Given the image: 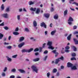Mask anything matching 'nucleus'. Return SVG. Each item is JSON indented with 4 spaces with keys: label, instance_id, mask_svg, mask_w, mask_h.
Returning a JSON list of instances; mask_svg holds the SVG:
<instances>
[{
    "label": "nucleus",
    "instance_id": "obj_38",
    "mask_svg": "<svg viewBox=\"0 0 78 78\" xmlns=\"http://www.w3.org/2000/svg\"><path fill=\"white\" fill-rule=\"evenodd\" d=\"M17 55H13L12 57L13 58H16L17 57Z\"/></svg>",
    "mask_w": 78,
    "mask_h": 78
},
{
    "label": "nucleus",
    "instance_id": "obj_37",
    "mask_svg": "<svg viewBox=\"0 0 78 78\" xmlns=\"http://www.w3.org/2000/svg\"><path fill=\"white\" fill-rule=\"evenodd\" d=\"M65 49L68 50V49H70V47L68 46H66L65 47Z\"/></svg>",
    "mask_w": 78,
    "mask_h": 78
},
{
    "label": "nucleus",
    "instance_id": "obj_56",
    "mask_svg": "<svg viewBox=\"0 0 78 78\" xmlns=\"http://www.w3.org/2000/svg\"><path fill=\"white\" fill-rule=\"evenodd\" d=\"M56 75L57 76H59V73L58 72H57Z\"/></svg>",
    "mask_w": 78,
    "mask_h": 78
},
{
    "label": "nucleus",
    "instance_id": "obj_32",
    "mask_svg": "<svg viewBox=\"0 0 78 78\" xmlns=\"http://www.w3.org/2000/svg\"><path fill=\"white\" fill-rule=\"evenodd\" d=\"M33 4H34V2H33L32 1H30L29 2V5H33Z\"/></svg>",
    "mask_w": 78,
    "mask_h": 78
},
{
    "label": "nucleus",
    "instance_id": "obj_21",
    "mask_svg": "<svg viewBox=\"0 0 78 78\" xmlns=\"http://www.w3.org/2000/svg\"><path fill=\"white\" fill-rule=\"evenodd\" d=\"M57 72V69L54 68L52 70V73H56Z\"/></svg>",
    "mask_w": 78,
    "mask_h": 78
},
{
    "label": "nucleus",
    "instance_id": "obj_46",
    "mask_svg": "<svg viewBox=\"0 0 78 78\" xmlns=\"http://www.w3.org/2000/svg\"><path fill=\"white\" fill-rule=\"evenodd\" d=\"M15 78V76L14 75H12L10 76V78Z\"/></svg>",
    "mask_w": 78,
    "mask_h": 78
},
{
    "label": "nucleus",
    "instance_id": "obj_58",
    "mask_svg": "<svg viewBox=\"0 0 78 78\" xmlns=\"http://www.w3.org/2000/svg\"><path fill=\"white\" fill-rule=\"evenodd\" d=\"M4 25V22H3L2 23L0 24V26H3Z\"/></svg>",
    "mask_w": 78,
    "mask_h": 78
},
{
    "label": "nucleus",
    "instance_id": "obj_45",
    "mask_svg": "<svg viewBox=\"0 0 78 78\" xmlns=\"http://www.w3.org/2000/svg\"><path fill=\"white\" fill-rule=\"evenodd\" d=\"M11 47H12L11 46H9L7 47V49H11Z\"/></svg>",
    "mask_w": 78,
    "mask_h": 78
},
{
    "label": "nucleus",
    "instance_id": "obj_55",
    "mask_svg": "<svg viewBox=\"0 0 78 78\" xmlns=\"http://www.w3.org/2000/svg\"><path fill=\"white\" fill-rule=\"evenodd\" d=\"M51 12H53L54 11V9H53V8H52L51 9Z\"/></svg>",
    "mask_w": 78,
    "mask_h": 78
},
{
    "label": "nucleus",
    "instance_id": "obj_13",
    "mask_svg": "<svg viewBox=\"0 0 78 78\" xmlns=\"http://www.w3.org/2000/svg\"><path fill=\"white\" fill-rule=\"evenodd\" d=\"M33 24L34 25V27H36L37 26V22L36 21H34L33 23Z\"/></svg>",
    "mask_w": 78,
    "mask_h": 78
},
{
    "label": "nucleus",
    "instance_id": "obj_3",
    "mask_svg": "<svg viewBox=\"0 0 78 78\" xmlns=\"http://www.w3.org/2000/svg\"><path fill=\"white\" fill-rule=\"evenodd\" d=\"M40 25L41 27H44V28H47V25H46V24L44 22H42V23H41Z\"/></svg>",
    "mask_w": 78,
    "mask_h": 78
},
{
    "label": "nucleus",
    "instance_id": "obj_5",
    "mask_svg": "<svg viewBox=\"0 0 78 78\" xmlns=\"http://www.w3.org/2000/svg\"><path fill=\"white\" fill-rule=\"evenodd\" d=\"M67 67H72V66H73V64L70 62H68L67 63Z\"/></svg>",
    "mask_w": 78,
    "mask_h": 78
},
{
    "label": "nucleus",
    "instance_id": "obj_11",
    "mask_svg": "<svg viewBox=\"0 0 78 78\" xmlns=\"http://www.w3.org/2000/svg\"><path fill=\"white\" fill-rule=\"evenodd\" d=\"M19 71L20 72L22 73H25V70L22 69H18Z\"/></svg>",
    "mask_w": 78,
    "mask_h": 78
},
{
    "label": "nucleus",
    "instance_id": "obj_15",
    "mask_svg": "<svg viewBox=\"0 0 78 78\" xmlns=\"http://www.w3.org/2000/svg\"><path fill=\"white\" fill-rule=\"evenodd\" d=\"M24 39H25V38L23 37H22L20 38L19 40L20 42H21L22 41H23V40Z\"/></svg>",
    "mask_w": 78,
    "mask_h": 78
},
{
    "label": "nucleus",
    "instance_id": "obj_27",
    "mask_svg": "<svg viewBox=\"0 0 78 78\" xmlns=\"http://www.w3.org/2000/svg\"><path fill=\"white\" fill-rule=\"evenodd\" d=\"M6 12H9V7H8L5 9Z\"/></svg>",
    "mask_w": 78,
    "mask_h": 78
},
{
    "label": "nucleus",
    "instance_id": "obj_42",
    "mask_svg": "<svg viewBox=\"0 0 78 78\" xmlns=\"http://www.w3.org/2000/svg\"><path fill=\"white\" fill-rule=\"evenodd\" d=\"M7 60L9 61H11V58H9V57L7 58Z\"/></svg>",
    "mask_w": 78,
    "mask_h": 78
},
{
    "label": "nucleus",
    "instance_id": "obj_17",
    "mask_svg": "<svg viewBox=\"0 0 78 78\" xmlns=\"http://www.w3.org/2000/svg\"><path fill=\"white\" fill-rule=\"evenodd\" d=\"M54 18L55 19H58V15L57 14H56L54 16Z\"/></svg>",
    "mask_w": 78,
    "mask_h": 78
},
{
    "label": "nucleus",
    "instance_id": "obj_50",
    "mask_svg": "<svg viewBox=\"0 0 78 78\" xmlns=\"http://www.w3.org/2000/svg\"><path fill=\"white\" fill-rule=\"evenodd\" d=\"M77 28V26H75L74 27H73V28L74 30L76 29Z\"/></svg>",
    "mask_w": 78,
    "mask_h": 78
},
{
    "label": "nucleus",
    "instance_id": "obj_61",
    "mask_svg": "<svg viewBox=\"0 0 78 78\" xmlns=\"http://www.w3.org/2000/svg\"><path fill=\"white\" fill-rule=\"evenodd\" d=\"M39 55V53L36 52V53H35V55L36 56H37V55Z\"/></svg>",
    "mask_w": 78,
    "mask_h": 78
},
{
    "label": "nucleus",
    "instance_id": "obj_8",
    "mask_svg": "<svg viewBox=\"0 0 78 78\" xmlns=\"http://www.w3.org/2000/svg\"><path fill=\"white\" fill-rule=\"evenodd\" d=\"M44 16L46 18H48L50 16V14L48 13H45L44 14Z\"/></svg>",
    "mask_w": 78,
    "mask_h": 78
},
{
    "label": "nucleus",
    "instance_id": "obj_26",
    "mask_svg": "<svg viewBox=\"0 0 78 78\" xmlns=\"http://www.w3.org/2000/svg\"><path fill=\"white\" fill-rule=\"evenodd\" d=\"M48 48L51 49V50H53V49H54V48H53L52 46H51L48 47Z\"/></svg>",
    "mask_w": 78,
    "mask_h": 78
},
{
    "label": "nucleus",
    "instance_id": "obj_60",
    "mask_svg": "<svg viewBox=\"0 0 78 78\" xmlns=\"http://www.w3.org/2000/svg\"><path fill=\"white\" fill-rule=\"evenodd\" d=\"M65 52H69V51L68 49H66L65 50Z\"/></svg>",
    "mask_w": 78,
    "mask_h": 78
},
{
    "label": "nucleus",
    "instance_id": "obj_28",
    "mask_svg": "<svg viewBox=\"0 0 78 78\" xmlns=\"http://www.w3.org/2000/svg\"><path fill=\"white\" fill-rule=\"evenodd\" d=\"M3 37V35L2 34V33H0V39H1Z\"/></svg>",
    "mask_w": 78,
    "mask_h": 78
},
{
    "label": "nucleus",
    "instance_id": "obj_64",
    "mask_svg": "<svg viewBox=\"0 0 78 78\" xmlns=\"http://www.w3.org/2000/svg\"><path fill=\"white\" fill-rule=\"evenodd\" d=\"M51 25H53V24L52 23H51L50 24V25L49 26V27H52V26H51Z\"/></svg>",
    "mask_w": 78,
    "mask_h": 78
},
{
    "label": "nucleus",
    "instance_id": "obj_63",
    "mask_svg": "<svg viewBox=\"0 0 78 78\" xmlns=\"http://www.w3.org/2000/svg\"><path fill=\"white\" fill-rule=\"evenodd\" d=\"M61 69H64V66H61Z\"/></svg>",
    "mask_w": 78,
    "mask_h": 78
},
{
    "label": "nucleus",
    "instance_id": "obj_41",
    "mask_svg": "<svg viewBox=\"0 0 78 78\" xmlns=\"http://www.w3.org/2000/svg\"><path fill=\"white\" fill-rule=\"evenodd\" d=\"M4 28L5 30H8V29H9V28L6 26L4 27Z\"/></svg>",
    "mask_w": 78,
    "mask_h": 78
},
{
    "label": "nucleus",
    "instance_id": "obj_51",
    "mask_svg": "<svg viewBox=\"0 0 78 78\" xmlns=\"http://www.w3.org/2000/svg\"><path fill=\"white\" fill-rule=\"evenodd\" d=\"M56 50H54L52 51V52L53 53L55 54L56 52Z\"/></svg>",
    "mask_w": 78,
    "mask_h": 78
},
{
    "label": "nucleus",
    "instance_id": "obj_35",
    "mask_svg": "<svg viewBox=\"0 0 78 78\" xmlns=\"http://www.w3.org/2000/svg\"><path fill=\"white\" fill-rule=\"evenodd\" d=\"M11 72H16V69H12L11 70Z\"/></svg>",
    "mask_w": 78,
    "mask_h": 78
},
{
    "label": "nucleus",
    "instance_id": "obj_25",
    "mask_svg": "<svg viewBox=\"0 0 78 78\" xmlns=\"http://www.w3.org/2000/svg\"><path fill=\"white\" fill-rule=\"evenodd\" d=\"M39 12H40V10H39V9H37L36 11V13L37 14H39Z\"/></svg>",
    "mask_w": 78,
    "mask_h": 78
},
{
    "label": "nucleus",
    "instance_id": "obj_49",
    "mask_svg": "<svg viewBox=\"0 0 78 78\" xmlns=\"http://www.w3.org/2000/svg\"><path fill=\"white\" fill-rule=\"evenodd\" d=\"M6 70H7V67H5L4 70H3L4 72H6Z\"/></svg>",
    "mask_w": 78,
    "mask_h": 78
},
{
    "label": "nucleus",
    "instance_id": "obj_44",
    "mask_svg": "<svg viewBox=\"0 0 78 78\" xmlns=\"http://www.w3.org/2000/svg\"><path fill=\"white\" fill-rule=\"evenodd\" d=\"M55 54V57H57L58 55V53L56 52Z\"/></svg>",
    "mask_w": 78,
    "mask_h": 78
},
{
    "label": "nucleus",
    "instance_id": "obj_53",
    "mask_svg": "<svg viewBox=\"0 0 78 78\" xmlns=\"http://www.w3.org/2000/svg\"><path fill=\"white\" fill-rule=\"evenodd\" d=\"M17 19L18 20H20V15H18L17 16Z\"/></svg>",
    "mask_w": 78,
    "mask_h": 78
},
{
    "label": "nucleus",
    "instance_id": "obj_33",
    "mask_svg": "<svg viewBox=\"0 0 78 78\" xmlns=\"http://www.w3.org/2000/svg\"><path fill=\"white\" fill-rule=\"evenodd\" d=\"M71 61H73V60H76V58L75 57H73L71 58Z\"/></svg>",
    "mask_w": 78,
    "mask_h": 78
},
{
    "label": "nucleus",
    "instance_id": "obj_12",
    "mask_svg": "<svg viewBox=\"0 0 78 78\" xmlns=\"http://www.w3.org/2000/svg\"><path fill=\"white\" fill-rule=\"evenodd\" d=\"M71 36H72V34H70L69 36L67 37V39L68 41H70L71 39Z\"/></svg>",
    "mask_w": 78,
    "mask_h": 78
},
{
    "label": "nucleus",
    "instance_id": "obj_4",
    "mask_svg": "<svg viewBox=\"0 0 78 78\" xmlns=\"http://www.w3.org/2000/svg\"><path fill=\"white\" fill-rule=\"evenodd\" d=\"M24 45H25V43L24 42L21 43L18 45V47L19 48H21Z\"/></svg>",
    "mask_w": 78,
    "mask_h": 78
},
{
    "label": "nucleus",
    "instance_id": "obj_43",
    "mask_svg": "<svg viewBox=\"0 0 78 78\" xmlns=\"http://www.w3.org/2000/svg\"><path fill=\"white\" fill-rule=\"evenodd\" d=\"M6 75V74H5V73H2V76H5Z\"/></svg>",
    "mask_w": 78,
    "mask_h": 78
},
{
    "label": "nucleus",
    "instance_id": "obj_29",
    "mask_svg": "<svg viewBox=\"0 0 78 78\" xmlns=\"http://www.w3.org/2000/svg\"><path fill=\"white\" fill-rule=\"evenodd\" d=\"M58 59H59V60L60 59H61V60H62V61H63L64 60V57H63V56H62L61 57L58 58Z\"/></svg>",
    "mask_w": 78,
    "mask_h": 78
},
{
    "label": "nucleus",
    "instance_id": "obj_1",
    "mask_svg": "<svg viewBox=\"0 0 78 78\" xmlns=\"http://www.w3.org/2000/svg\"><path fill=\"white\" fill-rule=\"evenodd\" d=\"M33 48H31L28 50L24 49L23 50H22V53H23L24 52H26L27 53V52H28V53H30V52H31V51H33Z\"/></svg>",
    "mask_w": 78,
    "mask_h": 78
},
{
    "label": "nucleus",
    "instance_id": "obj_52",
    "mask_svg": "<svg viewBox=\"0 0 78 78\" xmlns=\"http://www.w3.org/2000/svg\"><path fill=\"white\" fill-rule=\"evenodd\" d=\"M78 34V31H75L74 33V34Z\"/></svg>",
    "mask_w": 78,
    "mask_h": 78
},
{
    "label": "nucleus",
    "instance_id": "obj_19",
    "mask_svg": "<svg viewBox=\"0 0 78 78\" xmlns=\"http://www.w3.org/2000/svg\"><path fill=\"white\" fill-rule=\"evenodd\" d=\"M39 58H37L34 59L33 61L34 62H36L37 61H39Z\"/></svg>",
    "mask_w": 78,
    "mask_h": 78
},
{
    "label": "nucleus",
    "instance_id": "obj_2",
    "mask_svg": "<svg viewBox=\"0 0 78 78\" xmlns=\"http://www.w3.org/2000/svg\"><path fill=\"white\" fill-rule=\"evenodd\" d=\"M31 68L33 71L35 72L36 73H37L38 69L37 68V67L34 66H32L31 67Z\"/></svg>",
    "mask_w": 78,
    "mask_h": 78
},
{
    "label": "nucleus",
    "instance_id": "obj_18",
    "mask_svg": "<svg viewBox=\"0 0 78 78\" xmlns=\"http://www.w3.org/2000/svg\"><path fill=\"white\" fill-rule=\"evenodd\" d=\"M36 10V8H33L32 7H31L30 9V10L32 11H35Z\"/></svg>",
    "mask_w": 78,
    "mask_h": 78
},
{
    "label": "nucleus",
    "instance_id": "obj_9",
    "mask_svg": "<svg viewBox=\"0 0 78 78\" xmlns=\"http://www.w3.org/2000/svg\"><path fill=\"white\" fill-rule=\"evenodd\" d=\"M68 21V22H73V19L72 17L70 16Z\"/></svg>",
    "mask_w": 78,
    "mask_h": 78
},
{
    "label": "nucleus",
    "instance_id": "obj_20",
    "mask_svg": "<svg viewBox=\"0 0 78 78\" xmlns=\"http://www.w3.org/2000/svg\"><path fill=\"white\" fill-rule=\"evenodd\" d=\"M47 45L49 46H51V45H52V42H48L47 43Z\"/></svg>",
    "mask_w": 78,
    "mask_h": 78
},
{
    "label": "nucleus",
    "instance_id": "obj_57",
    "mask_svg": "<svg viewBox=\"0 0 78 78\" xmlns=\"http://www.w3.org/2000/svg\"><path fill=\"white\" fill-rule=\"evenodd\" d=\"M46 44L44 43L43 44L42 48H44V47H45Z\"/></svg>",
    "mask_w": 78,
    "mask_h": 78
},
{
    "label": "nucleus",
    "instance_id": "obj_47",
    "mask_svg": "<svg viewBox=\"0 0 78 78\" xmlns=\"http://www.w3.org/2000/svg\"><path fill=\"white\" fill-rule=\"evenodd\" d=\"M48 53V51L47 50H45L44 52V54H47V53Z\"/></svg>",
    "mask_w": 78,
    "mask_h": 78
},
{
    "label": "nucleus",
    "instance_id": "obj_40",
    "mask_svg": "<svg viewBox=\"0 0 78 78\" xmlns=\"http://www.w3.org/2000/svg\"><path fill=\"white\" fill-rule=\"evenodd\" d=\"M50 73H47V76L48 78H50Z\"/></svg>",
    "mask_w": 78,
    "mask_h": 78
},
{
    "label": "nucleus",
    "instance_id": "obj_62",
    "mask_svg": "<svg viewBox=\"0 0 78 78\" xmlns=\"http://www.w3.org/2000/svg\"><path fill=\"white\" fill-rule=\"evenodd\" d=\"M68 24H69V25H71V24H72V23L70 22V21H69L68 22Z\"/></svg>",
    "mask_w": 78,
    "mask_h": 78
},
{
    "label": "nucleus",
    "instance_id": "obj_34",
    "mask_svg": "<svg viewBox=\"0 0 78 78\" xmlns=\"http://www.w3.org/2000/svg\"><path fill=\"white\" fill-rule=\"evenodd\" d=\"M25 31H27V32H30V30H29V29H28L27 28H25L24 29Z\"/></svg>",
    "mask_w": 78,
    "mask_h": 78
},
{
    "label": "nucleus",
    "instance_id": "obj_54",
    "mask_svg": "<svg viewBox=\"0 0 78 78\" xmlns=\"http://www.w3.org/2000/svg\"><path fill=\"white\" fill-rule=\"evenodd\" d=\"M18 30L19 28H18V27H17L15 30V31H18Z\"/></svg>",
    "mask_w": 78,
    "mask_h": 78
},
{
    "label": "nucleus",
    "instance_id": "obj_10",
    "mask_svg": "<svg viewBox=\"0 0 78 78\" xmlns=\"http://www.w3.org/2000/svg\"><path fill=\"white\" fill-rule=\"evenodd\" d=\"M67 10H66L64 11V17H65L67 14Z\"/></svg>",
    "mask_w": 78,
    "mask_h": 78
},
{
    "label": "nucleus",
    "instance_id": "obj_6",
    "mask_svg": "<svg viewBox=\"0 0 78 78\" xmlns=\"http://www.w3.org/2000/svg\"><path fill=\"white\" fill-rule=\"evenodd\" d=\"M73 40L74 41V43L76 45H77L78 44V41L77 40V39L76 38H74L73 39Z\"/></svg>",
    "mask_w": 78,
    "mask_h": 78
},
{
    "label": "nucleus",
    "instance_id": "obj_59",
    "mask_svg": "<svg viewBox=\"0 0 78 78\" xmlns=\"http://www.w3.org/2000/svg\"><path fill=\"white\" fill-rule=\"evenodd\" d=\"M47 57H48V56H46L45 57V58H44V61H46V59H47Z\"/></svg>",
    "mask_w": 78,
    "mask_h": 78
},
{
    "label": "nucleus",
    "instance_id": "obj_14",
    "mask_svg": "<svg viewBox=\"0 0 78 78\" xmlns=\"http://www.w3.org/2000/svg\"><path fill=\"white\" fill-rule=\"evenodd\" d=\"M71 48H73V49L74 51H76L77 49H76V47H75V46H72Z\"/></svg>",
    "mask_w": 78,
    "mask_h": 78
},
{
    "label": "nucleus",
    "instance_id": "obj_39",
    "mask_svg": "<svg viewBox=\"0 0 78 78\" xmlns=\"http://www.w3.org/2000/svg\"><path fill=\"white\" fill-rule=\"evenodd\" d=\"M72 4L73 5V4H75L76 6H78V3L76 2H74L72 3Z\"/></svg>",
    "mask_w": 78,
    "mask_h": 78
},
{
    "label": "nucleus",
    "instance_id": "obj_36",
    "mask_svg": "<svg viewBox=\"0 0 78 78\" xmlns=\"http://www.w3.org/2000/svg\"><path fill=\"white\" fill-rule=\"evenodd\" d=\"M39 50V48H35L34 50V51H38Z\"/></svg>",
    "mask_w": 78,
    "mask_h": 78
},
{
    "label": "nucleus",
    "instance_id": "obj_16",
    "mask_svg": "<svg viewBox=\"0 0 78 78\" xmlns=\"http://www.w3.org/2000/svg\"><path fill=\"white\" fill-rule=\"evenodd\" d=\"M59 61H60V60H59L58 58L56 60L55 62V64H57Z\"/></svg>",
    "mask_w": 78,
    "mask_h": 78
},
{
    "label": "nucleus",
    "instance_id": "obj_23",
    "mask_svg": "<svg viewBox=\"0 0 78 78\" xmlns=\"http://www.w3.org/2000/svg\"><path fill=\"white\" fill-rule=\"evenodd\" d=\"M55 33H56V31H52L51 33V35L53 36L55 34Z\"/></svg>",
    "mask_w": 78,
    "mask_h": 78
},
{
    "label": "nucleus",
    "instance_id": "obj_24",
    "mask_svg": "<svg viewBox=\"0 0 78 78\" xmlns=\"http://www.w3.org/2000/svg\"><path fill=\"white\" fill-rule=\"evenodd\" d=\"M72 70H76L77 68H76V66H74L72 67Z\"/></svg>",
    "mask_w": 78,
    "mask_h": 78
},
{
    "label": "nucleus",
    "instance_id": "obj_48",
    "mask_svg": "<svg viewBox=\"0 0 78 78\" xmlns=\"http://www.w3.org/2000/svg\"><path fill=\"white\" fill-rule=\"evenodd\" d=\"M39 48V50H40V52H41V51H42V48H41V47H40Z\"/></svg>",
    "mask_w": 78,
    "mask_h": 78
},
{
    "label": "nucleus",
    "instance_id": "obj_22",
    "mask_svg": "<svg viewBox=\"0 0 78 78\" xmlns=\"http://www.w3.org/2000/svg\"><path fill=\"white\" fill-rule=\"evenodd\" d=\"M13 34L14 35H18L19 34V33L18 32H14L13 33Z\"/></svg>",
    "mask_w": 78,
    "mask_h": 78
},
{
    "label": "nucleus",
    "instance_id": "obj_7",
    "mask_svg": "<svg viewBox=\"0 0 78 78\" xmlns=\"http://www.w3.org/2000/svg\"><path fill=\"white\" fill-rule=\"evenodd\" d=\"M6 19L8 18V14L7 13L3 14L2 15Z\"/></svg>",
    "mask_w": 78,
    "mask_h": 78
},
{
    "label": "nucleus",
    "instance_id": "obj_31",
    "mask_svg": "<svg viewBox=\"0 0 78 78\" xmlns=\"http://www.w3.org/2000/svg\"><path fill=\"white\" fill-rule=\"evenodd\" d=\"M72 56H73V57H75V56H76V54L75 53H72L71 55Z\"/></svg>",
    "mask_w": 78,
    "mask_h": 78
},
{
    "label": "nucleus",
    "instance_id": "obj_30",
    "mask_svg": "<svg viewBox=\"0 0 78 78\" xmlns=\"http://www.w3.org/2000/svg\"><path fill=\"white\" fill-rule=\"evenodd\" d=\"M1 8L2 10H4V5L3 4L2 5Z\"/></svg>",
    "mask_w": 78,
    "mask_h": 78
}]
</instances>
